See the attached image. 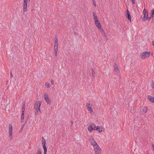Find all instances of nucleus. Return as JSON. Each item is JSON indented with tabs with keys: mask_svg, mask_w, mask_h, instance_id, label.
<instances>
[{
	"mask_svg": "<svg viewBox=\"0 0 154 154\" xmlns=\"http://www.w3.org/2000/svg\"><path fill=\"white\" fill-rule=\"evenodd\" d=\"M93 16L94 17V20L95 21V24L96 26L98 27V29H101V30L102 29H101V25L100 23L98 21L97 17L94 12H93Z\"/></svg>",
	"mask_w": 154,
	"mask_h": 154,
	"instance_id": "nucleus-1",
	"label": "nucleus"
},
{
	"mask_svg": "<svg viewBox=\"0 0 154 154\" xmlns=\"http://www.w3.org/2000/svg\"><path fill=\"white\" fill-rule=\"evenodd\" d=\"M41 102L38 101L36 102L34 105V108L36 112H35L36 115H38V112L40 111V107L41 106Z\"/></svg>",
	"mask_w": 154,
	"mask_h": 154,
	"instance_id": "nucleus-2",
	"label": "nucleus"
},
{
	"mask_svg": "<svg viewBox=\"0 0 154 154\" xmlns=\"http://www.w3.org/2000/svg\"><path fill=\"white\" fill-rule=\"evenodd\" d=\"M149 55L150 53L149 52L145 51L140 54V57L142 59H145L148 58Z\"/></svg>",
	"mask_w": 154,
	"mask_h": 154,
	"instance_id": "nucleus-3",
	"label": "nucleus"
},
{
	"mask_svg": "<svg viewBox=\"0 0 154 154\" xmlns=\"http://www.w3.org/2000/svg\"><path fill=\"white\" fill-rule=\"evenodd\" d=\"M143 17L142 20L143 21H146L147 20L148 17V11L147 10L145 9H144L143 10Z\"/></svg>",
	"mask_w": 154,
	"mask_h": 154,
	"instance_id": "nucleus-4",
	"label": "nucleus"
},
{
	"mask_svg": "<svg viewBox=\"0 0 154 154\" xmlns=\"http://www.w3.org/2000/svg\"><path fill=\"white\" fill-rule=\"evenodd\" d=\"M95 154H100L101 153V150L98 145L94 146Z\"/></svg>",
	"mask_w": 154,
	"mask_h": 154,
	"instance_id": "nucleus-5",
	"label": "nucleus"
},
{
	"mask_svg": "<svg viewBox=\"0 0 154 154\" xmlns=\"http://www.w3.org/2000/svg\"><path fill=\"white\" fill-rule=\"evenodd\" d=\"M114 70L116 74L117 75H120L119 70L118 69V65L117 64L115 63L114 66Z\"/></svg>",
	"mask_w": 154,
	"mask_h": 154,
	"instance_id": "nucleus-6",
	"label": "nucleus"
},
{
	"mask_svg": "<svg viewBox=\"0 0 154 154\" xmlns=\"http://www.w3.org/2000/svg\"><path fill=\"white\" fill-rule=\"evenodd\" d=\"M27 0H24L23 5V11L26 12L27 11Z\"/></svg>",
	"mask_w": 154,
	"mask_h": 154,
	"instance_id": "nucleus-7",
	"label": "nucleus"
},
{
	"mask_svg": "<svg viewBox=\"0 0 154 154\" xmlns=\"http://www.w3.org/2000/svg\"><path fill=\"white\" fill-rule=\"evenodd\" d=\"M44 99L48 104H50L51 103V101L48 97L47 93L45 94L44 95Z\"/></svg>",
	"mask_w": 154,
	"mask_h": 154,
	"instance_id": "nucleus-8",
	"label": "nucleus"
},
{
	"mask_svg": "<svg viewBox=\"0 0 154 154\" xmlns=\"http://www.w3.org/2000/svg\"><path fill=\"white\" fill-rule=\"evenodd\" d=\"M90 141L91 144L93 145L94 146L96 145H98L96 142L95 140L92 137H90Z\"/></svg>",
	"mask_w": 154,
	"mask_h": 154,
	"instance_id": "nucleus-9",
	"label": "nucleus"
},
{
	"mask_svg": "<svg viewBox=\"0 0 154 154\" xmlns=\"http://www.w3.org/2000/svg\"><path fill=\"white\" fill-rule=\"evenodd\" d=\"M126 15V17H127L128 20H130V21L131 22V16L130 12L128 9L127 10Z\"/></svg>",
	"mask_w": 154,
	"mask_h": 154,
	"instance_id": "nucleus-10",
	"label": "nucleus"
},
{
	"mask_svg": "<svg viewBox=\"0 0 154 154\" xmlns=\"http://www.w3.org/2000/svg\"><path fill=\"white\" fill-rule=\"evenodd\" d=\"M147 99L150 102L154 103V97H152L151 96H149L147 97Z\"/></svg>",
	"mask_w": 154,
	"mask_h": 154,
	"instance_id": "nucleus-11",
	"label": "nucleus"
},
{
	"mask_svg": "<svg viewBox=\"0 0 154 154\" xmlns=\"http://www.w3.org/2000/svg\"><path fill=\"white\" fill-rule=\"evenodd\" d=\"M22 103V113H24V111L25 109V103L24 102H23Z\"/></svg>",
	"mask_w": 154,
	"mask_h": 154,
	"instance_id": "nucleus-12",
	"label": "nucleus"
},
{
	"mask_svg": "<svg viewBox=\"0 0 154 154\" xmlns=\"http://www.w3.org/2000/svg\"><path fill=\"white\" fill-rule=\"evenodd\" d=\"M87 110L89 111L90 113L91 114H92V113L93 112V111L92 109L91 108V107H87Z\"/></svg>",
	"mask_w": 154,
	"mask_h": 154,
	"instance_id": "nucleus-13",
	"label": "nucleus"
},
{
	"mask_svg": "<svg viewBox=\"0 0 154 154\" xmlns=\"http://www.w3.org/2000/svg\"><path fill=\"white\" fill-rule=\"evenodd\" d=\"M42 145L43 146L44 145H45L46 142V140H45V139H44V138L43 137H42Z\"/></svg>",
	"mask_w": 154,
	"mask_h": 154,
	"instance_id": "nucleus-14",
	"label": "nucleus"
},
{
	"mask_svg": "<svg viewBox=\"0 0 154 154\" xmlns=\"http://www.w3.org/2000/svg\"><path fill=\"white\" fill-rule=\"evenodd\" d=\"M95 130H96L99 132H101L102 131V129L100 128L99 126H98L96 127Z\"/></svg>",
	"mask_w": 154,
	"mask_h": 154,
	"instance_id": "nucleus-15",
	"label": "nucleus"
},
{
	"mask_svg": "<svg viewBox=\"0 0 154 154\" xmlns=\"http://www.w3.org/2000/svg\"><path fill=\"white\" fill-rule=\"evenodd\" d=\"M88 131L90 132H91L93 130L92 127V126H91V125H89V126H88Z\"/></svg>",
	"mask_w": 154,
	"mask_h": 154,
	"instance_id": "nucleus-16",
	"label": "nucleus"
},
{
	"mask_svg": "<svg viewBox=\"0 0 154 154\" xmlns=\"http://www.w3.org/2000/svg\"><path fill=\"white\" fill-rule=\"evenodd\" d=\"M55 46H58V38L57 37L55 38V39L54 41Z\"/></svg>",
	"mask_w": 154,
	"mask_h": 154,
	"instance_id": "nucleus-17",
	"label": "nucleus"
},
{
	"mask_svg": "<svg viewBox=\"0 0 154 154\" xmlns=\"http://www.w3.org/2000/svg\"><path fill=\"white\" fill-rule=\"evenodd\" d=\"M151 17H154V9H152L150 12Z\"/></svg>",
	"mask_w": 154,
	"mask_h": 154,
	"instance_id": "nucleus-18",
	"label": "nucleus"
},
{
	"mask_svg": "<svg viewBox=\"0 0 154 154\" xmlns=\"http://www.w3.org/2000/svg\"><path fill=\"white\" fill-rule=\"evenodd\" d=\"M45 85L47 88H49L50 87L49 83L48 82H45Z\"/></svg>",
	"mask_w": 154,
	"mask_h": 154,
	"instance_id": "nucleus-19",
	"label": "nucleus"
},
{
	"mask_svg": "<svg viewBox=\"0 0 154 154\" xmlns=\"http://www.w3.org/2000/svg\"><path fill=\"white\" fill-rule=\"evenodd\" d=\"M9 131H12V125L11 124H10L9 126Z\"/></svg>",
	"mask_w": 154,
	"mask_h": 154,
	"instance_id": "nucleus-20",
	"label": "nucleus"
},
{
	"mask_svg": "<svg viewBox=\"0 0 154 154\" xmlns=\"http://www.w3.org/2000/svg\"><path fill=\"white\" fill-rule=\"evenodd\" d=\"M90 125H91V126L92 127L93 129L95 130V128H96L95 124L94 123H93L92 124H91Z\"/></svg>",
	"mask_w": 154,
	"mask_h": 154,
	"instance_id": "nucleus-21",
	"label": "nucleus"
},
{
	"mask_svg": "<svg viewBox=\"0 0 154 154\" xmlns=\"http://www.w3.org/2000/svg\"><path fill=\"white\" fill-rule=\"evenodd\" d=\"M24 113H22L21 116V121H23L24 119Z\"/></svg>",
	"mask_w": 154,
	"mask_h": 154,
	"instance_id": "nucleus-22",
	"label": "nucleus"
},
{
	"mask_svg": "<svg viewBox=\"0 0 154 154\" xmlns=\"http://www.w3.org/2000/svg\"><path fill=\"white\" fill-rule=\"evenodd\" d=\"M12 131H9V137L11 139H12Z\"/></svg>",
	"mask_w": 154,
	"mask_h": 154,
	"instance_id": "nucleus-23",
	"label": "nucleus"
},
{
	"mask_svg": "<svg viewBox=\"0 0 154 154\" xmlns=\"http://www.w3.org/2000/svg\"><path fill=\"white\" fill-rule=\"evenodd\" d=\"M143 111L145 113H146L148 110H147V108H146V107H145L143 108Z\"/></svg>",
	"mask_w": 154,
	"mask_h": 154,
	"instance_id": "nucleus-24",
	"label": "nucleus"
},
{
	"mask_svg": "<svg viewBox=\"0 0 154 154\" xmlns=\"http://www.w3.org/2000/svg\"><path fill=\"white\" fill-rule=\"evenodd\" d=\"M95 72L94 69H92V74L93 77H94L95 76Z\"/></svg>",
	"mask_w": 154,
	"mask_h": 154,
	"instance_id": "nucleus-25",
	"label": "nucleus"
},
{
	"mask_svg": "<svg viewBox=\"0 0 154 154\" xmlns=\"http://www.w3.org/2000/svg\"><path fill=\"white\" fill-rule=\"evenodd\" d=\"M37 154H41V151L40 149H38Z\"/></svg>",
	"mask_w": 154,
	"mask_h": 154,
	"instance_id": "nucleus-26",
	"label": "nucleus"
},
{
	"mask_svg": "<svg viewBox=\"0 0 154 154\" xmlns=\"http://www.w3.org/2000/svg\"><path fill=\"white\" fill-rule=\"evenodd\" d=\"M151 86L152 88L154 87V82L153 81H152Z\"/></svg>",
	"mask_w": 154,
	"mask_h": 154,
	"instance_id": "nucleus-27",
	"label": "nucleus"
},
{
	"mask_svg": "<svg viewBox=\"0 0 154 154\" xmlns=\"http://www.w3.org/2000/svg\"><path fill=\"white\" fill-rule=\"evenodd\" d=\"M57 48H58V46H55L54 49V51H57Z\"/></svg>",
	"mask_w": 154,
	"mask_h": 154,
	"instance_id": "nucleus-28",
	"label": "nucleus"
},
{
	"mask_svg": "<svg viewBox=\"0 0 154 154\" xmlns=\"http://www.w3.org/2000/svg\"><path fill=\"white\" fill-rule=\"evenodd\" d=\"M93 4L94 6L95 7H96V2H95V1L94 0H93Z\"/></svg>",
	"mask_w": 154,
	"mask_h": 154,
	"instance_id": "nucleus-29",
	"label": "nucleus"
},
{
	"mask_svg": "<svg viewBox=\"0 0 154 154\" xmlns=\"http://www.w3.org/2000/svg\"><path fill=\"white\" fill-rule=\"evenodd\" d=\"M43 148L44 149V150H47V149L45 145L43 146Z\"/></svg>",
	"mask_w": 154,
	"mask_h": 154,
	"instance_id": "nucleus-30",
	"label": "nucleus"
},
{
	"mask_svg": "<svg viewBox=\"0 0 154 154\" xmlns=\"http://www.w3.org/2000/svg\"><path fill=\"white\" fill-rule=\"evenodd\" d=\"M51 83L52 84H54V80L52 79H51Z\"/></svg>",
	"mask_w": 154,
	"mask_h": 154,
	"instance_id": "nucleus-31",
	"label": "nucleus"
},
{
	"mask_svg": "<svg viewBox=\"0 0 154 154\" xmlns=\"http://www.w3.org/2000/svg\"><path fill=\"white\" fill-rule=\"evenodd\" d=\"M151 18H152V17H151V16L150 17H148V18L147 19V20H148V21H149L150 20V19H151Z\"/></svg>",
	"mask_w": 154,
	"mask_h": 154,
	"instance_id": "nucleus-32",
	"label": "nucleus"
},
{
	"mask_svg": "<svg viewBox=\"0 0 154 154\" xmlns=\"http://www.w3.org/2000/svg\"><path fill=\"white\" fill-rule=\"evenodd\" d=\"M25 126V124H23L22 126V127L21 128V130H23V128L24 127V126Z\"/></svg>",
	"mask_w": 154,
	"mask_h": 154,
	"instance_id": "nucleus-33",
	"label": "nucleus"
},
{
	"mask_svg": "<svg viewBox=\"0 0 154 154\" xmlns=\"http://www.w3.org/2000/svg\"><path fill=\"white\" fill-rule=\"evenodd\" d=\"M57 51H54L55 55L56 56L57 55Z\"/></svg>",
	"mask_w": 154,
	"mask_h": 154,
	"instance_id": "nucleus-34",
	"label": "nucleus"
},
{
	"mask_svg": "<svg viewBox=\"0 0 154 154\" xmlns=\"http://www.w3.org/2000/svg\"><path fill=\"white\" fill-rule=\"evenodd\" d=\"M152 23H153L154 22V17H152Z\"/></svg>",
	"mask_w": 154,
	"mask_h": 154,
	"instance_id": "nucleus-35",
	"label": "nucleus"
},
{
	"mask_svg": "<svg viewBox=\"0 0 154 154\" xmlns=\"http://www.w3.org/2000/svg\"><path fill=\"white\" fill-rule=\"evenodd\" d=\"M132 1V3L133 4H135V2L134 0H131Z\"/></svg>",
	"mask_w": 154,
	"mask_h": 154,
	"instance_id": "nucleus-36",
	"label": "nucleus"
},
{
	"mask_svg": "<svg viewBox=\"0 0 154 154\" xmlns=\"http://www.w3.org/2000/svg\"><path fill=\"white\" fill-rule=\"evenodd\" d=\"M44 154H46L47 152V150H44Z\"/></svg>",
	"mask_w": 154,
	"mask_h": 154,
	"instance_id": "nucleus-37",
	"label": "nucleus"
},
{
	"mask_svg": "<svg viewBox=\"0 0 154 154\" xmlns=\"http://www.w3.org/2000/svg\"><path fill=\"white\" fill-rule=\"evenodd\" d=\"M90 103H88L87 104L86 106L87 107H90Z\"/></svg>",
	"mask_w": 154,
	"mask_h": 154,
	"instance_id": "nucleus-38",
	"label": "nucleus"
},
{
	"mask_svg": "<svg viewBox=\"0 0 154 154\" xmlns=\"http://www.w3.org/2000/svg\"><path fill=\"white\" fill-rule=\"evenodd\" d=\"M12 77V75L11 72H10V78H11Z\"/></svg>",
	"mask_w": 154,
	"mask_h": 154,
	"instance_id": "nucleus-39",
	"label": "nucleus"
},
{
	"mask_svg": "<svg viewBox=\"0 0 154 154\" xmlns=\"http://www.w3.org/2000/svg\"><path fill=\"white\" fill-rule=\"evenodd\" d=\"M102 31H103V32H104V36H105V38H106V35L105 34V33H104V32H103V29H102Z\"/></svg>",
	"mask_w": 154,
	"mask_h": 154,
	"instance_id": "nucleus-40",
	"label": "nucleus"
},
{
	"mask_svg": "<svg viewBox=\"0 0 154 154\" xmlns=\"http://www.w3.org/2000/svg\"><path fill=\"white\" fill-rule=\"evenodd\" d=\"M152 45L153 46H154V41H153L152 42Z\"/></svg>",
	"mask_w": 154,
	"mask_h": 154,
	"instance_id": "nucleus-41",
	"label": "nucleus"
},
{
	"mask_svg": "<svg viewBox=\"0 0 154 154\" xmlns=\"http://www.w3.org/2000/svg\"><path fill=\"white\" fill-rule=\"evenodd\" d=\"M152 148H153V150H154V145L152 144Z\"/></svg>",
	"mask_w": 154,
	"mask_h": 154,
	"instance_id": "nucleus-42",
	"label": "nucleus"
},
{
	"mask_svg": "<svg viewBox=\"0 0 154 154\" xmlns=\"http://www.w3.org/2000/svg\"><path fill=\"white\" fill-rule=\"evenodd\" d=\"M71 125H72L73 124V122L72 121H71Z\"/></svg>",
	"mask_w": 154,
	"mask_h": 154,
	"instance_id": "nucleus-43",
	"label": "nucleus"
},
{
	"mask_svg": "<svg viewBox=\"0 0 154 154\" xmlns=\"http://www.w3.org/2000/svg\"><path fill=\"white\" fill-rule=\"evenodd\" d=\"M106 39L107 40V38L106 37Z\"/></svg>",
	"mask_w": 154,
	"mask_h": 154,
	"instance_id": "nucleus-44",
	"label": "nucleus"
},
{
	"mask_svg": "<svg viewBox=\"0 0 154 154\" xmlns=\"http://www.w3.org/2000/svg\"><path fill=\"white\" fill-rule=\"evenodd\" d=\"M154 89V87L152 88Z\"/></svg>",
	"mask_w": 154,
	"mask_h": 154,
	"instance_id": "nucleus-45",
	"label": "nucleus"
}]
</instances>
